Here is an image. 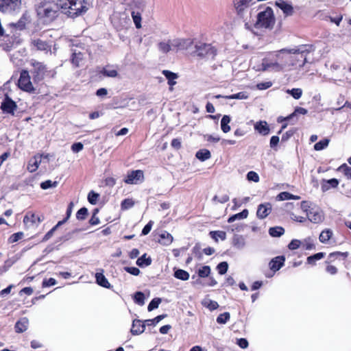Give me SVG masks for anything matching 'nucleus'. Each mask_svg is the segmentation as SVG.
Here are the masks:
<instances>
[{
  "label": "nucleus",
  "mask_w": 351,
  "mask_h": 351,
  "mask_svg": "<svg viewBox=\"0 0 351 351\" xmlns=\"http://www.w3.org/2000/svg\"><path fill=\"white\" fill-rule=\"evenodd\" d=\"M88 3L85 0H57L56 3L41 0L36 5L37 15L47 21H53L61 10L71 18H75L86 13Z\"/></svg>",
  "instance_id": "f257e3e1"
},
{
  "label": "nucleus",
  "mask_w": 351,
  "mask_h": 351,
  "mask_svg": "<svg viewBox=\"0 0 351 351\" xmlns=\"http://www.w3.org/2000/svg\"><path fill=\"white\" fill-rule=\"evenodd\" d=\"M291 50H295V53H290L289 69L291 67L301 68L307 62L306 57L313 51L311 45H302Z\"/></svg>",
  "instance_id": "f03ea898"
},
{
  "label": "nucleus",
  "mask_w": 351,
  "mask_h": 351,
  "mask_svg": "<svg viewBox=\"0 0 351 351\" xmlns=\"http://www.w3.org/2000/svg\"><path fill=\"white\" fill-rule=\"evenodd\" d=\"M275 23L273 10L267 7L263 11L258 12L255 23L256 28L271 29Z\"/></svg>",
  "instance_id": "7ed1b4c3"
},
{
  "label": "nucleus",
  "mask_w": 351,
  "mask_h": 351,
  "mask_svg": "<svg viewBox=\"0 0 351 351\" xmlns=\"http://www.w3.org/2000/svg\"><path fill=\"white\" fill-rule=\"evenodd\" d=\"M21 0H0V11L6 14H14L20 11Z\"/></svg>",
  "instance_id": "20e7f679"
},
{
  "label": "nucleus",
  "mask_w": 351,
  "mask_h": 351,
  "mask_svg": "<svg viewBox=\"0 0 351 351\" xmlns=\"http://www.w3.org/2000/svg\"><path fill=\"white\" fill-rule=\"evenodd\" d=\"M295 51V50L284 48L275 51L273 56L276 58L278 63L281 64L282 69L284 70L286 68L289 69L290 53H294Z\"/></svg>",
  "instance_id": "39448f33"
},
{
  "label": "nucleus",
  "mask_w": 351,
  "mask_h": 351,
  "mask_svg": "<svg viewBox=\"0 0 351 351\" xmlns=\"http://www.w3.org/2000/svg\"><path fill=\"white\" fill-rule=\"evenodd\" d=\"M18 86L23 91L27 93H34L35 88L31 82V77L27 70H22L20 73V77L18 80Z\"/></svg>",
  "instance_id": "423d86ee"
},
{
  "label": "nucleus",
  "mask_w": 351,
  "mask_h": 351,
  "mask_svg": "<svg viewBox=\"0 0 351 351\" xmlns=\"http://www.w3.org/2000/svg\"><path fill=\"white\" fill-rule=\"evenodd\" d=\"M195 47V53L199 57L214 58L216 55V50L210 44L199 43Z\"/></svg>",
  "instance_id": "0eeeda50"
},
{
  "label": "nucleus",
  "mask_w": 351,
  "mask_h": 351,
  "mask_svg": "<svg viewBox=\"0 0 351 351\" xmlns=\"http://www.w3.org/2000/svg\"><path fill=\"white\" fill-rule=\"evenodd\" d=\"M253 0H234V6L239 17L245 19Z\"/></svg>",
  "instance_id": "6e6552de"
},
{
  "label": "nucleus",
  "mask_w": 351,
  "mask_h": 351,
  "mask_svg": "<svg viewBox=\"0 0 351 351\" xmlns=\"http://www.w3.org/2000/svg\"><path fill=\"white\" fill-rule=\"evenodd\" d=\"M271 58H267L263 60L262 62V71H270L274 72H279L282 71V66L280 64L276 58L271 55Z\"/></svg>",
  "instance_id": "1a4fd4ad"
},
{
  "label": "nucleus",
  "mask_w": 351,
  "mask_h": 351,
  "mask_svg": "<svg viewBox=\"0 0 351 351\" xmlns=\"http://www.w3.org/2000/svg\"><path fill=\"white\" fill-rule=\"evenodd\" d=\"M308 220L313 223H319L324 219L323 211L318 207L310 208L306 215Z\"/></svg>",
  "instance_id": "9d476101"
},
{
  "label": "nucleus",
  "mask_w": 351,
  "mask_h": 351,
  "mask_svg": "<svg viewBox=\"0 0 351 351\" xmlns=\"http://www.w3.org/2000/svg\"><path fill=\"white\" fill-rule=\"evenodd\" d=\"M32 65L33 66L32 73L34 75V81L39 82L42 80L47 71L46 66L42 62L36 61L32 62Z\"/></svg>",
  "instance_id": "9b49d317"
},
{
  "label": "nucleus",
  "mask_w": 351,
  "mask_h": 351,
  "mask_svg": "<svg viewBox=\"0 0 351 351\" xmlns=\"http://www.w3.org/2000/svg\"><path fill=\"white\" fill-rule=\"evenodd\" d=\"M144 174L141 170H135L130 172L124 182L129 184H136L143 181Z\"/></svg>",
  "instance_id": "f8f14e48"
},
{
  "label": "nucleus",
  "mask_w": 351,
  "mask_h": 351,
  "mask_svg": "<svg viewBox=\"0 0 351 351\" xmlns=\"http://www.w3.org/2000/svg\"><path fill=\"white\" fill-rule=\"evenodd\" d=\"M193 45L190 38H175L172 40L173 51H182L189 49Z\"/></svg>",
  "instance_id": "ddd939ff"
},
{
  "label": "nucleus",
  "mask_w": 351,
  "mask_h": 351,
  "mask_svg": "<svg viewBox=\"0 0 351 351\" xmlns=\"http://www.w3.org/2000/svg\"><path fill=\"white\" fill-rule=\"evenodd\" d=\"M17 108V105L8 95H5V98L1 102V109L3 112L14 114V111Z\"/></svg>",
  "instance_id": "4468645a"
},
{
  "label": "nucleus",
  "mask_w": 351,
  "mask_h": 351,
  "mask_svg": "<svg viewBox=\"0 0 351 351\" xmlns=\"http://www.w3.org/2000/svg\"><path fill=\"white\" fill-rule=\"evenodd\" d=\"M44 219L43 215H36L31 214L30 215H26L23 218V223L27 226H38V225Z\"/></svg>",
  "instance_id": "2eb2a0df"
},
{
  "label": "nucleus",
  "mask_w": 351,
  "mask_h": 351,
  "mask_svg": "<svg viewBox=\"0 0 351 351\" xmlns=\"http://www.w3.org/2000/svg\"><path fill=\"white\" fill-rule=\"evenodd\" d=\"M146 324L144 322L140 319H134L132 324V328L130 330L131 333L133 335H138L142 334L145 330Z\"/></svg>",
  "instance_id": "dca6fc26"
},
{
  "label": "nucleus",
  "mask_w": 351,
  "mask_h": 351,
  "mask_svg": "<svg viewBox=\"0 0 351 351\" xmlns=\"http://www.w3.org/2000/svg\"><path fill=\"white\" fill-rule=\"evenodd\" d=\"M271 212V205L269 203L261 204L258 206L256 215L259 219H265Z\"/></svg>",
  "instance_id": "f3484780"
},
{
  "label": "nucleus",
  "mask_w": 351,
  "mask_h": 351,
  "mask_svg": "<svg viewBox=\"0 0 351 351\" xmlns=\"http://www.w3.org/2000/svg\"><path fill=\"white\" fill-rule=\"evenodd\" d=\"M285 261V258L283 256H278L272 258L269 263L270 269L274 271H278L284 265Z\"/></svg>",
  "instance_id": "a211bd4d"
},
{
  "label": "nucleus",
  "mask_w": 351,
  "mask_h": 351,
  "mask_svg": "<svg viewBox=\"0 0 351 351\" xmlns=\"http://www.w3.org/2000/svg\"><path fill=\"white\" fill-rule=\"evenodd\" d=\"M43 156V155H36L33 158H30L27 165V170L29 172L33 173L38 169L41 162Z\"/></svg>",
  "instance_id": "6ab92c4d"
},
{
  "label": "nucleus",
  "mask_w": 351,
  "mask_h": 351,
  "mask_svg": "<svg viewBox=\"0 0 351 351\" xmlns=\"http://www.w3.org/2000/svg\"><path fill=\"white\" fill-rule=\"evenodd\" d=\"M339 184V180L336 178L330 180H323L321 185L322 191L326 192L331 188H337Z\"/></svg>",
  "instance_id": "aec40b11"
},
{
  "label": "nucleus",
  "mask_w": 351,
  "mask_h": 351,
  "mask_svg": "<svg viewBox=\"0 0 351 351\" xmlns=\"http://www.w3.org/2000/svg\"><path fill=\"white\" fill-rule=\"evenodd\" d=\"M232 245L237 250H243L246 245V240L243 235L234 234L232 238Z\"/></svg>",
  "instance_id": "412c9836"
},
{
  "label": "nucleus",
  "mask_w": 351,
  "mask_h": 351,
  "mask_svg": "<svg viewBox=\"0 0 351 351\" xmlns=\"http://www.w3.org/2000/svg\"><path fill=\"white\" fill-rule=\"evenodd\" d=\"M29 326V319L24 317L21 318L18 322H16L14 328L15 331L18 333H21L27 330Z\"/></svg>",
  "instance_id": "4be33fe9"
},
{
  "label": "nucleus",
  "mask_w": 351,
  "mask_h": 351,
  "mask_svg": "<svg viewBox=\"0 0 351 351\" xmlns=\"http://www.w3.org/2000/svg\"><path fill=\"white\" fill-rule=\"evenodd\" d=\"M254 129L262 135H267L269 133V128L265 121H260L254 125Z\"/></svg>",
  "instance_id": "5701e85b"
},
{
  "label": "nucleus",
  "mask_w": 351,
  "mask_h": 351,
  "mask_svg": "<svg viewBox=\"0 0 351 351\" xmlns=\"http://www.w3.org/2000/svg\"><path fill=\"white\" fill-rule=\"evenodd\" d=\"M158 47L159 51L164 53H167L170 51H173V48L172 46V40L160 42L158 45Z\"/></svg>",
  "instance_id": "b1692460"
},
{
  "label": "nucleus",
  "mask_w": 351,
  "mask_h": 351,
  "mask_svg": "<svg viewBox=\"0 0 351 351\" xmlns=\"http://www.w3.org/2000/svg\"><path fill=\"white\" fill-rule=\"evenodd\" d=\"M162 73L167 79L168 84L171 86L170 90H171L173 89L172 86L176 84V80L178 77V75L168 70H163Z\"/></svg>",
  "instance_id": "393cba45"
},
{
  "label": "nucleus",
  "mask_w": 351,
  "mask_h": 351,
  "mask_svg": "<svg viewBox=\"0 0 351 351\" xmlns=\"http://www.w3.org/2000/svg\"><path fill=\"white\" fill-rule=\"evenodd\" d=\"M96 282L101 287L104 288L110 289L111 287L110 283L108 279L105 277L103 273H96L95 274Z\"/></svg>",
  "instance_id": "a878e982"
},
{
  "label": "nucleus",
  "mask_w": 351,
  "mask_h": 351,
  "mask_svg": "<svg viewBox=\"0 0 351 351\" xmlns=\"http://www.w3.org/2000/svg\"><path fill=\"white\" fill-rule=\"evenodd\" d=\"M276 5L280 8L286 15H291L293 13V7L282 0L276 2Z\"/></svg>",
  "instance_id": "bb28decb"
},
{
  "label": "nucleus",
  "mask_w": 351,
  "mask_h": 351,
  "mask_svg": "<svg viewBox=\"0 0 351 351\" xmlns=\"http://www.w3.org/2000/svg\"><path fill=\"white\" fill-rule=\"evenodd\" d=\"M159 237L158 242L163 245H169L173 240L172 235L167 231L162 232Z\"/></svg>",
  "instance_id": "cd10ccee"
},
{
  "label": "nucleus",
  "mask_w": 351,
  "mask_h": 351,
  "mask_svg": "<svg viewBox=\"0 0 351 351\" xmlns=\"http://www.w3.org/2000/svg\"><path fill=\"white\" fill-rule=\"evenodd\" d=\"M215 98L218 99V98H221V97H223V98H226V99H246L248 98V95L245 92H239L238 93H236V94H232V95H226V96H222L221 95H217L215 96H214Z\"/></svg>",
  "instance_id": "c85d7f7f"
},
{
  "label": "nucleus",
  "mask_w": 351,
  "mask_h": 351,
  "mask_svg": "<svg viewBox=\"0 0 351 351\" xmlns=\"http://www.w3.org/2000/svg\"><path fill=\"white\" fill-rule=\"evenodd\" d=\"M307 110L302 108V107H296L293 111V113L289 114V116L286 117L285 118H283L282 120L285 121H290L293 119L294 118H297V116L298 114H306L307 113ZM298 119H296L297 120Z\"/></svg>",
  "instance_id": "c756f323"
},
{
  "label": "nucleus",
  "mask_w": 351,
  "mask_h": 351,
  "mask_svg": "<svg viewBox=\"0 0 351 351\" xmlns=\"http://www.w3.org/2000/svg\"><path fill=\"white\" fill-rule=\"evenodd\" d=\"M202 304L208 308L210 311H214L219 307V304L216 301L212 300L208 298L202 300Z\"/></svg>",
  "instance_id": "7c9ffc66"
},
{
  "label": "nucleus",
  "mask_w": 351,
  "mask_h": 351,
  "mask_svg": "<svg viewBox=\"0 0 351 351\" xmlns=\"http://www.w3.org/2000/svg\"><path fill=\"white\" fill-rule=\"evenodd\" d=\"M33 43H34V45L37 48L38 50L46 51L51 50L50 45H49L47 43H46L45 41H43L42 40H40V39L34 40Z\"/></svg>",
  "instance_id": "2f4dec72"
},
{
  "label": "nucleus",
  "mask_w": 351,
  "mask_h": 351,
  "mask_svg": "<svg viewBox=\"0 0 351 351\" xmlns=\"http://www.w3.org/2000/svg\"><path fill=\"white\" fill-rule=\"evenodd\" d=\"M248 210L247 209H244L241 213H237L235 215H232L228 219V223H232L236 220H241L247 217Z\"/></svg>",
  "instance_id": "473e14b6"
},
{
  "label": "nucleus",
  "mask_w": 351,
  "mask_h": 351,
  "mask_svg": "<svg viewBox=\"0 0 351 351\" xmlns=\"http://www.w3.org/2000/svg\"><path fill=\"white\" fill-rule=\"evenodd\" d=\"M230 120V117L228 115H224L221 120V128L224 133L230 131V126L229 125Z\"/></svg>",
  "instance_id": "72a5a7b5"
},
{
  "label": "nucleus",
  "mask_w": 351,
  "mask_h": 351,
  "mask_svg": "<svg viewBox=\"0 0 351 351\" xmlns=\"http://www.w3.org/2000/svg\"><path fill=\"white\" fill-rule=\"evenodd\" d=\"M83 60V54L80 51H77L76 50L73 51L71 57V62L72 64L78 67L80 66V62Z\"/></svg>",
  "instance_id": "f704fd0d"
},
{
  "label": "nucleus",
  "mask_w": 351,
  "mask_h": 351,
  "mask_svg": "<svg viewBox=\"0 0 351 351\" xmlns=\"http://www.w3.org/2000/svg\"><path fill=\"white\" fill-rule=\"evenodd\" d=\"M152 263V259L150 257H147V254H144L143 256L139 257L136 261V265L141 267H146Z\"/></svg>",
  "instance_id": "c9c22d12"
},
{
  "label": "nucleus",
  "mask_w": 351,
  "mask_h": 351,
  "mask_svg": "<svg viewBox=\"0 0 351 351\" xmlns=\"http://www.w3.org/2000/svg\"><path fill=\"white\" fill-rule=\"evenodd\" d=\"M332 235V232L330 229L323 230L319 234V239L322 243H326Z\"/></svg>",
  "instance_id": "e433bc0d"
},
{
  "label": "nucleus",
  "mask_w": 351,
  "mask_h": 351,
  "mask_svg": "<svg viewBox=\"0 0 351 351\" xmlns=\"http://www.w3.org/2000/svg\"><path fill=\"white\" fill-rule=\"evenodd\" d=\"M195 156L199 160L205 161L211 157V154L209 150L204 149L199 150Z\"/></svg>",
  "instance_id": "4c0bfd02"
},
{
  "label": "nucleus",
  "mask_w": 351,
  "mask_h": 351,
  "mask_svg": "<svg viewBox=\"0 0 351 351\" xmlns=\"http://www.w3.org/2000/svg\"><path fill=\"white\" fill-rule=\"evenodd\" d=\"M285 233V229L280 226L270 228L269 234L273 237H279Z\"/></svg>",
  "instance_id": "58836bf2"
},
{
  "label": "nucleus",
  "mask_w": 351,
  "mask_h": 351,
  "mask_svg": "<svg viewBox=\"0 0 351 351\" xmlns=\"http://www.w3.org/2000/svg\"><path fill=\"white\" fill-rule=\"evenodd\" d=\"M189 276V274L184 269H178L174 271V277L179 280H187Z\"/></svg>",
  "instance_id": "ea45409f"
},
{
  "label": "nucleus",
  "mask_w": 351,
  "mask_h": 351,
  "mask_svg": "<svg viewBox=\"0 0 351 351\" xmlns=\"http://www.w3.org/2000/svg\"><path fill=\"white\" fill-rule=\"evenodd\" d=\"M325 256L324 252H318L307 258V263L310 265H315L317 261L323 258Z\"/></svg>",
  "instance_id": "a19ab883"
},
{
  "label": "nucleus",
  "mask_w": 351,
  "mask_h": 351,
  "mask_svg": "<svg viewBox=\"0 0 351 351\" xmlns=\"http://www.w3.org/2000/svg\"><path fill=\"white\" fill-rule=\"evenodd\" d=\"M166 316H167L166 314L160 315L154 319L145 320V323L146 326H154L157 324H158L162 319H163Z\"/></svg>",
  "instance_id": "79ce46f5"
},
{
  "label": "nucleus",
  "mask_w": 351,
  "mask_h": 351,
  "mask_svg": "<svg viewBox=\"0 0 351 351\" xmlns=\"http://www.w3.org/2000/svg\"><path fill=\"white\" fill-rule=\"evenodd\" d=\"M101 73L103 74L104 76L110 77H115L118 75L117 70L111 69L110 67L103 68V69L101 71Z\"/></svg>",
  "instance_id": "37998d69"
},
{
  "label": "nucleus",
  "mask_w": 351,
  "mask_h": 351,
  "mask_svg": "<svg viewBox=\"0 0 351 351\" xmlns=\"http://www.w3.org/2000/svg\"><path fill=\"white\" fill-rule=\"evenodd\" d=\"M210 235L215 241H218V238L222 241L225 240L226 238V234L223 231H210Z\"/></svg>",
  "instance_id": "c03bdc74"
},
{
  "label": "nucleus",
  "mask_w": 351,
  "mask_h": 351,
  "mask_svg": "<svg viewBox=\"0 0 351 351\" xmlns=\"http://www.w3.org/2000/svg\"><path fill=\"white\" fill-rule=\"evenodd\" d=\"M286 92L291 95L295 99H299L302 95V90L299 88L287 89Z\"/></svg>",
  "instance_id": "a18cd8bd"
},
{
  "label": "nucleus",
  "mask_w": 351,
  "mask_h": 351,
  "mask_svg": "<svg viewBox=\"0 0 351 351\" xmlns=\"http://www.w3.org/2000/svg\"><path fill=\"white\" fill-rule=\"evenodd\" d=\"M134 302L140 306H143L145 304V295L141 291H137L134 296Z\"/></svg>",
  "instance_id": "49530a36"
},
{
  "label": "nucleus",
  "mask_w": 351,
  "mask_h": 351,
  "mask_svg": "<svg viewBox=\"0 0 351 351\" xmlns=\"http://www.w3.org/2000/svg\"><path fill=\"white\" fill-rule=\"evenodd\" d=\"M328 143H329V140L328 138H324L323 140L319 141L317 143H315L314 145V149L316 151L322 150L328 147Z\"/></svg>",
  "instance_id": "de8ad7c7"
},
{
  "label": "nucleus",
  "mask_w": 351,
  "mask_h": 351,
  "mask_svg": "<svg viewBox=\"0 0 351 351\" xmlns=\"http://www.w3.org/2000/svg\"><path fill=\"white\" fill-rule=\"evenodd\" d=\"M230 318V315L228 312L220 314L217 317V322L220 324H225Z\"/></svg>",
  "instance_id": "09e8293b"
},
{
  "label": "nucleus",
  "mask_w": 351,
  "mask_h": 351,
  "mask_svg": "<svg viewBox=\"0 0 351 351\" xmlns=\"http://www.w3.org/2000/svg\"><path fill=\"white\" fill-rule=\"evenodd\" d=\"M161 302V299L160 298H155L152 300L147 306L148 311H152L156 308H157L159 304Z\"/></svg>",
  "instance_id": "8fccbe9b"
},
{
  "label": "nucleus",
  "mask_w": 351,
  "mask_h": 351,
  "mask_svg": "<svg viewBox=\"0 0 351 351\" xmlns=\"http://www.w3.org/2000/svg\"><path fill=\"white\" fill-rule=\"evenodd\" d=\"M99 197V195L98 193L91 191L88 193V200L92 205H95L97 202Z\"/></svg>",
  "instance_id": "3c124183"
},
{
  "label": "nucleus",
  "mask_w": 351,
  "mask_h": 351,
  "mask_svg": "<svg viewBox=\"0 0 351 351\" xmlns=\"http://www.w3.org/2000/svg\"><path fill=\"white\" fill-rule=\"evenodd\" d=\"M198 276L200 278H206L210 274V267L209 266H203L198 270Z\"/></svg>",
  "instance_id": "603ef678"
},
{
  "label": "nucleus",
  "mask_w": 351,
  "mask_h": 351,
  "mask_svg": "<svg viewBox=\"0 0 351 351\" xmlns=\"http://www.w3.org/2000/svg\"><path fill=\"white\" fill-rule=\"evenodd\" d=\"M217 269L218 270V273L220 274V275H223L225 274L227 271H228V264L227 262L226 261H223V262H221L220 263L218 264V265L217 266Z\"/></svg>",
  "instance_id": "864d4df0"
},
{
  "label": "nucleus",
  "mask_w": 351,
  "mask_h": 351,
  "mask_svg": "<svg viewBox=\"0 0 351 351\" xmlns=\"http://www.w3.org/2000/svg\"><path fill=\"white\" fill-rule=\"evenodd\" d=\"M88 215V209L85 207L81 208L76 213V218L78 220H84Z\"/></svg>",
  "instance_id": "5fc2aeb1"
},
{
  "label": "nucleus",
  "mask_w": 351,
  "mask_h": 351,
  "mask_svg": "<svg viewBox=\"0 0 351 351\" xmlns=\"http://www.w3.org/2000/svg\"><path fill=\"white\" fill-rule=\"evenodd\" d=\"M132 17L136 28L141 27V16L138 12H132Z\"/></svg>",
  "instance_id": "6e6d98bb"
},
{
  "label": "nucleus",
  "mask_w": 351,
  "mask_h": 351,
  "mask_svg": "<svg viewBox=\"0 0 351 351\" xmlns=\"http://www.w3.org/2000/svg\"><path fill=\"white\" fill-rule=\"evenodd\" d=\"M58 185V182H52L51 180H46L45 182H41L40 187L41 189L46 190L49 188L56 187Z\"/></svg>",
  "instance_id": "4d7b16f0"
},
{
  "label": "nucleus",
  "mask_w": 351,
  "mask_h": 351,
  "mask_svg": "<svg viewBox=\"0 0 351 351\" xmlns=\"http://www.w3.org/2000/svg\"><path fill=\"white\" fill-rule=\"evenodd\" d=\"M339 171L343 172V174L348 178L351 179V167L344 164L339 167Z\"/></svg>",
  "instance_id": "13d9d810"
},
{
  "label": "nucleus",
  "mask_w": 351,
  "mask_h": 351,
  "mask_svg": "<svg viewBox=\"0 0 351 351\" xmlns=\"http://www.w3.org/2000/svg\"><path fill=\"white\" fill-rule=\"evenodd\" d=\"M293 194H291L289 192L285 191V192H281L280 193H279L276 197V199L278 201L288 200V199H291V198H293Z\"/></svg>",
  "instance_id": "bf43d9fd"
},
{
  "label": "nucleus",
  "mask_w": 351,
  "mask_h": 351,
  "mask_svg": "<svg viewBox=\"0 0 351 351\" xmlns=\"http://www.w3.org/2000/svg\"><path fill=\"white\" fill-rule=\"evenodd\" d=\"M23 232H22L14 233L10 237L8 241L10 243L17 242L23 237Z\"/></svg>",
  "instance_id": "052dcab7"
},
{
  "label": "nucleus",
  "mask_w": 351,
  "mask_h": 351,
  "mask_svg": "<svg viewBox=\"0 0 351 351\" xmlns=\"http://www.w3.org/2000/svg\"><path fill=\"white\" fill-rule=\"evenodd\" d=\"M247 179L249 181L258 182L259 181V176L255 171H251L247 173Z\"/></svg>",
  "instance_id": "680f3d73"
},
{
  "label": "nucleus",
  "mask_w": 351,
  "mask_h": 351,
  "mask_svg": "<svg viewBox=\"0 0 351 351\" xmlns=\"http://www.w3.org/2000/svg\"><path fill=\"white\" fill-rule=\"evenodd\" d=\"M134 204V201L132 199H125L121 202L122 209H129L132 208Z\"/></svg>",
  "instance_id": "e2e57ef3"
},
{
  "label": "nucleus",
  "mask_w": 351,
  "mask_h": 351,
  "mask_svg": "<svg viewBox=\"0 0 351 351\" xmlns=\"http://www.w3.org/2000/svg\"><path fill=\"white\" fill-rule=\"evenodd\" d=\"M301 244L300 241L298 239H293L288 245V247L289 250H297L300 247V245Z\"/></svg>",
  "instance_id": "0e129e2a"
},
{
  "label": "nucleus",
  "mask_w": 351,
  "mask_h": 351,
  "mask_svg": "<svg viewBox=\"0 0 351 351\" xmlns=\"http://www.w3.org/2000/svg\"><path fill=\"white\" fill-rule=\"evenodd\" d=\"M57 282L56 279L50 278L49 279H45L43 281L42 285L43 287H48L56 285Z\"/></svg>",
  "instance_id": "69168bd1"
},
{
  "label": "nucleus",
  "mask_w": 351,
  "mask_h": 351,
  "mask_svg": "<svg viewBox=\"0 0 351 351\" xmlns=\"http://www.w3.org/2000/svg\"><path fill=\"white\" fill-rule=\"evenodd\" d=\"M84 148V145L82 143H75L71 145V150L74 153H78L82 151Z\"/></svg>",
  "instance_id": "338daca9"
},
{
  "label": "nucleus",
  "mask_w": 351,
  "mask_h": 351,
  "mask_svg": "<svg viewBox=\"0 0 351 351\" xmlns=\"http://www.w3.org/2000/svg\"><path fill=\"white\" fill-rule=\"evenodd\" d=\"M125 270L134 276H138L140 274V270L137 267H125Z\"/></svg>",
  "instance_id": "774afa93"
}]
</instances>
